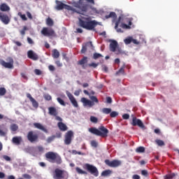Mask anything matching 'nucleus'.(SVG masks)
I'll list each match as a JSON object with an SVG mask.
<instances>
[{
    "instance_id": "ea45409f",
    "label": "nucleus",
    "mask_w": 179,
    "mask_h": 179,
    "mask_svg": "<svg viewBox=\"0 0 179 179\" xmlns=\"http://www.w3.org/2000/svg\"><path fill=\"white\" fill-rule=\"evenodd\" d=\"M43 97H44L45 100H47L48 101H50V100L52 99V97L51 96V95H50L48 94H44Z\"/></svg>"
},
{
    "instance_id": "2f4dec72",
    "label": "nucleus",
    "mask_w": 179,
    "mask_h": 179,
    "mask_svg": "<svg viewBox=\"0 0 179 179\" xmlns=\"http://www.w3.org/2000/svg\"><path fill=\"white\" fill-rule=\"evenodd\" d=\"M137 153H145V147H138L136 149Z\"/></svg>"
},
{
    "instance_id": "6e6d98bb",
    "label": "nucleus",
    "mask_w": 179,
    "mask_h": 179,
    "mask_svg": "<svg viewBox=\"0 0 179 179\" xmlns=\"http://www.w3.org/2000/svg\"><path fill=\"white\" fill-rule=\"evenodd\" d=\"M123 120H129V114L125 113L122 115Z\"/></svg>"
},
{
    "instance_id": "ddd939ff",
    "label": "nucleus",
    "mask_w": 179,
    "mask_h": 179,
    "mask_svg": "<svg viewBox=\"0 0 179 179\" xmlns=\"http://www.w3.org/2000/svg\"><path fill=\"white\" fill-rule=\"evenodd\" d=\"M88 48H90V50H94V46H93V43H92V41L87 42L83 44L80 51L81 54H86V51H87Z\"/></svg>"
},
{
    "instance_id": "4d7b16f0",
    "label": "nucleus",
    "mask_w": 179,
    "mask_h": 179,
    "mask_svg": "<svg viewBox=\"0 0 179 179\" xmlns=\"http://www.w3.org/2000/svg\"><path fill=\"white\" fill-rule=\"evenodd\" d=\"M106 103H108V104H111V103H113V99H111V97H106Z\"/></svg>"
},
{
    "instance_id": "338daca9",
    "label": "nucleus",
    "mask_w": 179,
    "mask_h": 179,
    "mask_svg": "<svg viewBox=\"0 0 179 179\" xmlns=\"http://www.w3.org/2000/svg\"><path fill=\"white\" fill-rule=\"evenodd\" d=\"M27 17H29V19H33V16L31 15V13H30V12L27 11Z\"/></svg>"
},
{
    "instance_id": "bf43d9fd",
    "label": "nucleus",
    "mask_w": 179,
    "mask_h": 179,
    "mask_svg": "<svg viewBox=\"0 0 179 179\" xmlns=\"http://www.w3.org/2000/svg\"><path fill=\"white\" fill-rule=\"evenodd\" d=\"M55 117L56 121H59V122H62V118H61V117L58 116V115H57Z\"/></svg>"
},
{
    "instance_id": "0eeeda50",
    "label": "nucleus",
    "mask_w": 179,
    "mask_h": 179,
    "mask_svg": "<svg viewBox=\"0 0 179 179\" xmlns=\"http://www.w3.org/2000/svg\"><path fill=\"white\" fill-rule=\"evenodd\" d=\"M110 51L115 52V54H121L122 50L118 47V42L117 41H112L110 43Z\"/></svg>"
},
{
    "instance_id": "9d476101",
    "label": "nucleus",
    "mask_w": 179,
    "mask_h": 179,
    "mask_svg": "<svg viewBox=\"0 0 179 179\" xmlns=\"http://www.w3.org/2000/svg\"><path fill=\"white\" fill-rule=\"evenodd\" d=\"M27 140L31 143H34V142H38V134L34 133L33 131L28 132L27 136Z\"/></svg>"
},
{
    "instance_id": "680f3d73",
    "label": "nucleus",
    "mask_w": 179,
    "mask_h": 179,
    "mask_svg": "<svg viewBox=\"0 0 179 179\" xmlns=\"http://www.w3.org/2000/svg\"><path fill=\"white\" fill-rule=\"evenodd\" d=\"M37 149H38V151L41 152H44V148H43V146H38L37 147Z\"/></svg>"
},
{
    "instance_id": "603ef678",
    "label": "nucleus",
    "mask_w": 179,
    "mask_h": 179,
    "mask_svg": "<svg viewBox=\"0 0 179 179\" xmlns=\"http://www.w3.org/2000/svg\"><path fill=\"white\" fill-rule=\"evenodd\" d=\"M101 68H102V71H103V72H106V73L108 72V67H107V66L103 64V65L101 66Z\"/></svg>"
},
{
    "instance_id": "393cba45",
    "label": "nucleus",
    "mask_w": 179,
    "mask_h": 179,
    "mask_svg": "<svg viewBox=\"0 0 179 179\" xmlns=\"http://www.w3.org/2000/svg\"><path fill=\"white\" fill-rule=\"evenodd\" d=\"M106 19H110V18H112V19H117V14L115 13V12H110L109 13V15H106L105 16Z\"/></svg>"
},
{
    "instance_id": "473e14b6",
    "label": "nucleus",
    "mask_w": 179,
    "mask_h": 179,
    "mask_svg": "<svg viewBox=\"0 0 179 179\" xmlns=\"http://www.w3.org/2000/svg\"><path fill=\"white\" fill-rule=\"evenodd\" d=\"M90 120L93 124H97V122H99V119L94 116H91Z\"/></svg>"
},
{
    "instance_id": "13d9d810",
    "label": "nucleus",
    "mask_w": 179,
    "mask_h": 179,
    "mask_svg": "<svg viewBox=\"0 0 179 179\" xmlns=\"http://www.w3.org/2000/svg\"><path fill=\"white\" fill-rule=\"evenodd\" d=\"M3 159H4V160H6V162H10V157L8 155H3Z\"/></svg>"
},
{
    "instance_id": "f3484780",
    "label": "nucleus",
    "mask_w": 179,
    "mask_h": 179,
    "mask_svg": "<svg viewBox=\"0 0 179 179\" xmlns=\"http://www.w3.org/2000/svg\"><path fill=\"white\" fill-rule=\"evenodd\" d=\"M27 57L29 59H32L33 61H37V59H38V55L34 53L33 50H29L27 52Z\"/></svg>"
},
{
    "instance_id": "2eb2a0df",
    "label": "nucleus",
    "mask_w": 179,
    "mask_h": 179,
    "mask_svg": "<svg viewBox=\"0 0 179 179\" xmlns=\"http://www.w3.org/2000/svg\"><path fill=\"white\" fill-rule=\"evenodd\" d=\"M66 94H67V96L69 97L71 103L73 106V107H76V108H78V107H79V105L78 104V101H76V99H75L73 95H72V94H71V92H67Z\"/></svg>"
},
{
    "instance_id": "c9c22d12",
    "label": "nucleus",
    "mask_w": 179,
    "mask_h": 179,
    "mask_svg": "<svg viewBox=\"0 0 179 179\" xmlns=\"http://www.w3.org/2000/svg\"><path fill=\"white\" fill-rule=\"evenodd\" d=\"M27 30H29V28H27L26 26L23 27V29L20 31L21 36H24V34H26V31Z\"/></svg>"
},
{
    "instance_id": "052dcab7",
    "label": "nucleus",
    "mask_w": 179,
    "mask_h": 179,
    "mask_svg": "<svg viewBox=\"0 0 179 179\" xmlns=\"http://www.w3.org/2000/svg\"><path fill=\"white\" fill-rule=\"evenodd\" d=\"M23 177L24 178H26V179H31V176L27 173L24 174Z\"/></svg>"
},
{
    "instance_id": "58836bf2",
    "label": "nucleus",
    "mask_w": 179,
    "mask_h": 179,
    "mask_svg": "<svg viewBox=\"0 0 179 179\" xmlns=\"http://www.w3.org/2000/svg\"><path fill=\"white\" fill-rule=\"evenodd\" d=\"M48 28H43L41 33L42 34H43V36H48Z\"/></svg>"
},
{
    "instance_id": "4be33fe9",
    "label": "nucleus",
    "mask_w": 179,
    "mask_h": 179,
    "mask_svg": "<svg viewBox=\"0 0 179 179\" xmlns=\"http://www.w3.org/2000/svg\"><path fill=\"white\" fill-rule=\"evenodd\" d=\"M122 20V17H119L117 21L115 22V30L117 31V33H124V31H122V29H121V28H118V26H119Z\"/></svg>"
},
{
    "instance_id": "864d4df0",
    "label": "nucleus",
    "mask_w": 179,
    "mask_h": 179,
    "mask_svg": "<svg viewBox=\"0 0 179 179\" xmlns=\"http://www.w3.org/2000/svg\"><path fill=\"white\" fill-rule=\"evenodd\" d=\"M141 174H142V176H144L145 177H148V176H149V173H148V171H146V170L141 171Z\"/></svg>"
},
{
    "instance_id": "4468645a",
    "label": "nucleus",
    "mask_w": 179,
    "mask_h": 179,
    "mask_svg": "<svg viewBox=\"0 0 179 179\" xmlns=\"http://www.w3.org/2000/svg\"><path fill=\"white\" fill-rule=\"evenodd\" d=\"M0 20L3 24H9L10 23V17L8 14L2 13L0 12Z\"/></svg>"
},
{
    "instance_id": "4c0bfd02",
    "label": "nucleus",
    "mask_w": 179,
    "mask_h": 179,
    "mask_svg": "<svg viewBox=\"0 0 179 179\" xmlns=\"http://www.w3.org/2000/svg\"><path fill=\"white\" fill-rule=\"evenodd\" d=\"M99 63L92 62L91 64H88L87 66H89L90 68H96L97 66H99Z\"/></svg>"
},
{
    "instance_id": "09e8293b",
    "label": "nucleus",
    "mask_w": 179,
    "mask_h": 179,
    "mask_svg": "<svg viewBox=\"0 0 179 179\" xmlns=\"http://www.w3.org/2000/svg\"><path fill=\"white\" fill-rule=\"evenodd\" d=\"M6 132H8V129H5V131L2 129H0V136H5L6 135Z\"/></svg>"
},
{
    "instance_id": "f704fd0d",
    "label": "nucleus",
    "mask_w": 179,
    "mask_h": 179,
    "mask_svg": "<svg viewBox=\"0 0 179 179\" xmlns=\"http://www.w3.org/2000/svg\"><path fill=\"white\" fill-rule=\"evenodd\" d=\"M103 56L101 54L95 52V53H94L92 58H93V59H98V58H101Z\"/></svg>"
},
{
    "instance_id": "79ce46f5",
    "label": "nucleus",
    "mask_w": 179,
    "mask_h": 179,
    "mask_svg": "<svg viewBox=\"0 0 179 179\" xmlns=\"http://www.w3.org/2000/svg\"><path fill=\"white\" fill-rule=\"evenodd\" d=\"M57 100L58 103H59V104H60L61 106H64V107H65V106H66V105L65 104V101H64V100H62V99L58 97V98L57 99Z\"/></svg>"
},
{
    "instance_id": "774afa93",
    "label": "nucleus",
    "mask_w": 179,
    "mask_h": 179,
    "mask_svg": "<svg viewBox=\"0 0 179 179\" xmlns=\"http://www.w3.org/2000/svg\"><path fill=\"white\" fill-rule=\"evenodd\" d=\"M48 68H49V70H50L51 71H55V67L54 66H52V65H50L48 66Z\"/></svg>"
},
{
    "instance_id": "9b49d317",
    "label": "nucleus",
    "mask_w": 179,
    "mask_h": 179,
    "mask_svg": "<svg viewBox=\"0 0 179 179\" xmlns=\"http://www.w3.org/2000/svg\"><path fill=\"white\" fill-rule=\"evenodd\" d=\"M105 164H106V166H108V167H120V166L121 165V161L118 159H114L113 161H110V159H106Z\"/></svg>"
},
{
    "instance_id": "1a4fd4ad",
    "label": "nucleus",
    "mask_w": 179,
    "mask_h": 179,
    "mask_svg": "<svg viewBox=\"0 0 179 179\" xmlns=\"http://www.w3.org/2000/svg\"><path fill=\"white\" fill-rule=\"evenodd\" d=\"M131 117L132 121L131 122V125H132V127H139V128H141L142 129L145 128V124H143L142 120L138 119L136 116H134V115H132Z\"/></svg>"
},
{
    "instance_id": "b1692460",
    "label": "nucleus",
    "mask_w": 179,
    "mask_h": 179,
    "mask_svg": "<svg viewBox=\"0 0 179 179\" xmlns=\"http://www.w3.org/2000/svg\"><path fill=\"white\" fill-rule=\"evenodd\" d=\"M22 136H15L12 139L13 143H15V145H20L22 143Z\"/></svg>"
},
{
    "instance_id": "20e7f679",
    "label": "nucleus",
    "mask_w": 179,
    "mask_h": 179,
    "mask_svg": "<svg viewBox=\"0 0 179 179\" xmlns=\"http://www.w3.org/2000/svg\"><path fill=\"white\" fill-rule=\"evenodd\" d=\"M89 132L96 135V136H101V138H107L108 136V129L104 126H101L99 129L96 127H91L88 129Z\"/></svg>"
},
{
    "instance_id": "dca6fc26",
    "label": "nucleus",
    "mask_w": 179,
    "mask_h": 179,
    "mask_svg": "<svg viewBox=\"0 0 179 179\" xmlns=\"http://www.w3.org/2000/svg\"><path fill=\"white\" fill-rule=\"evenodd\" d=\"M88 57L86 56H84L80 61L78 62V65H81L83 69H86L87 65H85V64H87L88 62Z\"/></svg>"
},
{
    "instance_id": "e2e57ef3",
    "label": "nucleus",
    "mask_w": 179,
    "mask_h": 179,
    "mask_svg": "<svg viewBox=\"0 0 179 179\" xmlns=\"http://www.w3.org/2000/svg\"><path fill=\"white\" fill-rule=\"evenodd\" d=\"M55 64H56L57 66H59V67L62 66V63H61V62L59 60H57L55 62Z\"/></svg>"
},
{
    "instance_id": "c756f323",
    "label": "nucleus",
    "mask_w": 179,
    "mask_h": 179,
    "mask_svg": "<svg viewBox=\"0 0 179 179\" xmlns=\"http://www.w3.org/2000/svg\"><path fill=\"white\" fill-rule=\"evenodd\" d=\"M103 114H110L111 113V108H103L101 110Z\"/></svg>"
},
{
    "instance_id": "3c124183",
    "label": "nucleus",
    "mask_w": 179,
    "mask_h": 179,
    "mask_svg": "<svg viewBox=\"0 0 179 179\" xmlns=\"http://www.w3.org/2000/svg\"><path fill=\"white\" fill-rule=\"evenodd\" d=\"M54 139H55V136H54L48 137L47 139L48 143H51V142H52V141H54Z\"/></svg>"
},
{
    "instance_id": "f03ea898",
    "label": "nucleus",
    "mask_w": 179,
    "mask_h": 179,
    "mask_svg": "<svg viewBox=\"0 0 179 179\" xmlns=\"http://www.w3.org/2000/svg\"><path fill=\"white\" fill-rule=\"evenodd\" d=\"M85 94H87V96H89L90 100L83 97L81 98V102L83 103L84 107H90L92 108L93 106H94V103L96 104H99V99L96 96H90V93L89 91L85 90L84 91Z\"/></svg>"
},
{
    "instance_id": "a211bd4d",
    "label": "nucleus",
    "mask_w": 179,
    "mask_h": 179,
    "mask_svg": "<svg viewBox=\"0 0 179 179\" xmlns=\"http://www.w3.org/2000/svg\"><path fill=\"white\" fill-rule=\"evenodd\" d=\"M27 97L30 100L31 103H32V106L33 107H34V108H38V102H37V101H36V99H34V98L31 96V94H30V93L27 94Z\"/></svg>"
},
{
    "instance_id": "c85d7f7f",
    "label": "nucleus",
    "mask_w": 179,
    "mask_h": 179,
    "mask_svg": "<svg viewBox=\"0 0 179 179\" xmlns=\"http://www.w3.org/2000/svg\"><path fill=\"white\" fill-rule=\"evenodd\" d=\"M10 129L13 132H16V131H17V129H19V126H17V124H12L10 127Z\"/></svg>"
},
{
    "instance_id": "7ed1b4c3",
    "label": "nucleus",
    "mask_w": 179,
    "mask_h": 179,
    "mask_svg": "<svg viewBox=\"0 0 179 179\" xmlns=\"http://www.w3.org/2000/svg\"><path fill=\"white\" fill-rule=\"evenodd\" d=\"M45 157L49 163H55L58 166L62 164V158L57 152H48L45 155Z\"/></svg>"
},
{
    "instance_id": "37998d69",
    "label": "nucleus",
    "mask_w": 179,
    "mask_h": 179,
    "mask_svg": "<svg viewBox=\"0 0 179 179\" xmlns=\"http://www.w3.org/2000/svg\"><path fill=\"white\" fill-rule=\"evenodd\" d=\"M155 142L158 146H164V141L162 140H156Z\"/></svg>"
},
{
    "instance_id": "de8ad7c7",
    "label": "nucleus",
    "mask_w": 179,
    "mask_h": 179,
    "mask_svg": "<svg viewBox=\"0 0 179 179\" xmlns=\"http://www.w3.org/2000/svg\"><path fill=\"white\" fill-rule=\"evenodd\" d=\"M98 145H99V143H97V141L94 140L91 141V146H92V148H97Z\"/></svg>"
},
{
    "instance_id": "39448f33",
    "label": "nucleus",
    "mask_w": 179,
    "mask_h": 179,
    "mask_svg": "<svg viewBox=\"0 0 179 179\" xmlns=\"http://www.w3.org/2000/svg\"><path fill=\"white\" fill-rule=\"evenodd\" d=\"M69 175L66 171L59 169L58 168L55 169L53 172L54 179H68Z\"/></svg>"
},
{
    "instance_id": "e433bc0d",
    "label": "nucleus",
    "mask_w": 179,
    "mask_h": 179,
    "mask_svg": "<svg viewBox=\"0 0 179 179\" xmlns=\"http://www.w3.org/2000/svg\"><path fill=\"white\" fill-rule=\"evenodd\" d=\"M5 94H6V89L0 87V96H5Z\"/></svg>"
},
{
    "instance_id": "6e6552de",
    "label": "nucleus",
    "mask_w": 179,
    "mask_h": 179,
    "mask_svg": "<svg viewBox=\"0 0 179 179\" xmlns=\"http://www.w3.org/2000/svg\"><path fill=\"white\" fill-rule=\"evenodd\" d=\"M6 61L7 62H5V60H1V65L4 68H7L8 69H13V59L12 57H8Z\"/></svg>"
},
{
    "instance_id": "0e129e2a",
    "label": "nucleus",
    "mask_w": 179,
    "mask_h": 179,
    "mask_svg": "<svg viewBox=\"0 0 179 179\" xmlns=\"http://www.w3.org/2000/svg\"><path fill=\"white\" fill-rule=\"evenodd\" d=\"M27 42L29 43V44H34L33 39H31V38H30V37L27 38Z\"/></svg>"
},
{
    "instance_id": "412c9836",
    "label": "nucleus",
    "mask_w": 179,
    "mask_h": 179,
    "mask_svg": "<svg viewBox=\"0 0 179 179\" xmlns=\"http://www.w3.org/2000/svg\"><path fill=\"white\" fill-rule=\"evenodd\" d=\"M34 126L37 128V129H41V131H43L45 134L48 133V130H47V129H45V127L41 123H34Z\"/></svg>"
},
{
    "instance_id": "5fc2aeb1",
    "label": "nucleus",
    "mask_w": 179,
    "mask_h": 179,
    "mask_svg": "<svg viewBox=\"0 0 179 179\" xmlns=\"http://www.w3.org/2000/svg\"><path fill=\"white\" fill-rule=\"evenodd\" d=\"M124 67H122L119 69L118 71L116 72V75H120V73H124Z\"/></svg>"
},
{
    "instance_id": "a878e982",
    "label": "nucleus",
    "mask_w": 179,
    "mask_h": 179,
    "mask_svg": "<svg viewBox=\"0 0 179 179\" xmlns=\"http://www.w3.org/2000/svg\"><path fill=\"white\" fill-rule=\"evenodd\" d=\"M52 57L55 59L59 58V52L57 49H54L52 51Z\"/></svg>"
},
{
    "instance_id": "8fccbe9b",
    "label": "nucleus",
    "mask_w": 179,
    "mask_h": 179,
    "mask_svg": "<svg viewBox=\"0 0 179 179\" xmlns=\"http://www.w3.org/2000/svg\"><path fill=\"white\" fill-rule=\"evenodd\" d=\"M120 27H122V29H131V27L125 23H122Z\"/></svg>"
},
{
    "instance_id": "7c9ffc66",
    "label": "nucleus",
    "mask_w": 179,
    "mask_h": 179,
    "mask_svg": "<svg viewBox=\"0 0 179 179\" xmlns=\"http://www.w3.org/2000/svg\"><path fill=\"white\" fill-rule=\"evenodd\" d=\"M76 171L78 173V174H87V171L82 170L80 168H79L78 166L76 167Z\"/></svg>"
},
{
    "instance_id": "aec40b11",
    "label": "nucleus",
    "mask_w": 179,
    "mask_h": 179,
    "mask_svg": "<svg viewBox=\"0 0 179 179\" xmlns=\"http://www.w3.org/2000/svg\"><path fill=\"white\" fill-rule=\"evenodd\" d=\"M0 10L1 12H9L10 10V7H9L6 3H2L0 4Z\"/></svg>"
},
{
    "instance_id": "f8f14e48",
    "label": "nucleus",
    "mask_w": 179,
    "mask_h": 179,
    "mask_svg": "<svg viewBox=\"0 0 179 179\" xmlns=\"http://www.w3.org/2000/svg\"><path fill=\"white\" fill-rule=\"evenodd\" d=\"M73 136V131L72 130L68 131L64 136L65 145H71L72 143V138Z\"/></svg>"
},
{
    "instance_id": "c03bdc74",
    "label": "nucleus",
    "mask_w": 179,
    "mask_h": 179,
    "mask_svg": "<svg viewBox=\"0 0 179 179\" xmlns=\"http://www.w3.org/2000/svg\"><path fill=\"white\" fill-rule=\"evenodd\" d=\"M18 16H20L22 20H24V21L27 20V17H26V15L22 14L20 12L18 13Z\"/></svg>"
},
{
    "instance_id": "6ab92c4d",
    "label": "nucleus",
    "mask_w": 179,
    "mask_h": 179,
    "mask_svg": "<svg viewBox=\"0 0 179 179\" xmlns=\"http://www.w3.org/2000/svg\"><path fill=\"white\" fill-rule=\"evenodd\" d=\"M48 111V114H50V115H52L53 117H57V115H58V110H57L55 107H49Z\"/></svg>"
},
{
    "instance_id": "5701e85b",
    "label": "nucleus",
    "mask_w": 179,
    "mask_h": 179,
    "mask_svg": "<svg viewBox=\"0 0 179 179\" xmlns=\"http://www.w3.org/2000/svg\"><path fill=\"white\" fill-rule=\"evenodd\" d=\"M57 127L60 129V131H68V127L66 126V124H65L62 122H58Z\"/></svg>"
},
{
    "instance_id": "bb28decb",
    "label": "nucleus",
    "mask_w": 179,
    "mask_h": 179,
    "mask_svg": "<svg viewBox=\"0 0 179 179\" xmlns=\"http://www.w3.org/2000/svg\"><path fill=\"white\" fill-rule=\"evenodd\" d=\"M111 173H113V171L110 169H108V170L103 171L101 173V176L102 177H108V176L111 175Z\"/></svg>"
},
{
    "instance_id": "72a5a7b5",
    "label": "nucleus",
    "mask_w": 179,
    "mask_h": 179,
    "mask_svg": "<svg viewBox=\"0 0 179 179\" xmlns=\"http://www.w3.org/2000/svg\"><path fill=\"white\" fill-rule=\"evenodd\" d=\"M124 43L126 45L131 44L132 43V37L129 36L124 40Z\"/></svg>"
},
{
    "instance_id": "49530a36",
    "label": "nucleus",
    "mask_w": 179,
    "mask_h": 179,
    "mask_svg": "<svg viewBox=\"0 0 179 179\" xmlns=\"http://www.w3.org/2000/svg\"><path fill=\"white\" fill-rule=\"evenodd\" d=\"M54 34H55V31H53L52 29H50L48 31V36L50 37L51 36H54Z\"/></svg>"
},
{
    "instance_id": "a19ab883",
    "label": "nucleus",
    "mask_w": 179,
    "mask_h": 179,
    "mask_svg": "<svg viewBox=\"0 0 179 179\" xmlns=\"http://www.w3.org/2000/svg\"><path fill=\"white\" fill-rule=\"evenodd\" d=\"M173 177H176V173H169L165 176L166 179H173Z\"/></svg>"
},
{
    "instance_id": "a18cd8bd",
    "label": "nucleus",
    "mask_w": 179,
    "mask_h": 179,
    "mask_svg": "<svg viewBox=\"0 0 179 179\" xmlns=\"http://www.w3.org/2000/svg\"><path fill=\"white\" fill-rule=\"evenodd\" d=\"M110 115L111 118H115V117H117V115H118V112L112 111V112H110Z\"/></svg>"
},
{
    "instance_id": "69168bd1",
    "label": "nucleus",
    "mask_w": 179,
    "mask_h": 179,
    "mask_svg": "<svg viewBox=\"0 0 179 179\" xmlns=\"http://www.w3.org/2000/svg\"><path fill=\"white\" fill-rule=\"evenodd\" d=\"M34 73H36V75H41V71H40V69H36L34 70Z\"/></svg>"
},
{
    "instance_id": "f257e3e1",
    "label": "nucleus",
    "mask_w": 179,
    "mask_h": 179,
    "mask_svg": "<svg viewBox=\"0 0 179 179\" xmlns=\"http://www.w3.org/2000/svg\"><path fill=\"white\" fill-rule=\"evenodd\" d=\"M79 26L85 30H94L99 22L95 20H92L90 17H82L78 19Z\"/></svg>"
},
{
    "instance_id": "423d86ee",
    "label": "nucleus",
    "mask_w": 179,
    "mask_h": 179,
    "mask_svg": "<svg viewBox=\"0 0 179 179\" xmlns=\"http://www.w3.org/2000/svg\"><path fill=\"white\" fill-rule=\"evenodd\" d=\"M85 167L88 173H90V174H92L94 177H99V170H97L96 166L90 164H85Z\"/></svg>"
},
{
    "instance_id": "cd10ccee",
    "label": "nucleus",
    "mask_w": 179,
    "mask_h": 179,
    "mask_svg": "<svg viewBox=\"0 0 179 179\" xmlns=\"http://www.w3.org/2000/svg\"><path fill=\"white\" fill-rule=\"evenodd\" d=\"M46 24H47V26H49L51 27L54 26V21L50 17H48L46 19Z\"/></svg>"
}]
</instances>
